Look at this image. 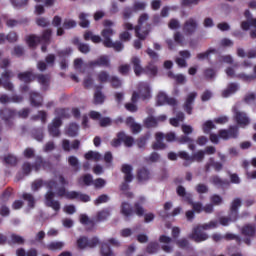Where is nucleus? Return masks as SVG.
Returning a JSON list of instances; mask_svg holds the SVG:
<instances>
[{
    "label": "nucleus",
    "instance_id": "1",
    "mask_svg": "<svg viewBox=\"0 0 256 256\" xmlns=\"http://www.w3.org/2000/svg\"><path fill=\"white\" fill-rule=\"evenodd\" d=\"M58 181L60 185H62L60 188H57L58 184L55 180L43 181V179H36L31 185L32 191H37L38 189H41V187L49 189L45 194L46 207H50L56 213L61 211V203L55 200V195L58 197H65V199H69L70 201H73V199H77V201H81L82 203H89V201H91L90 195L78 191H67L65 185H69V181L65 179V176L59 175Z\"/></svg>",
    "mask_w": 256,
    "mask_h": 256
},
{
    "label": "nucleus",
    "instance_id": "2",
    "mask_svg": "<svg viewBox=\"0 0 256 256\" xmlns=\"http://www.w3.org/2000/svg\"><path fill=\"white\" fill-rule=\"evenodd\" d=\"M149 21V14L143 13L140 15L138 19V24L135 26V37H137L136 40H134L133 47L134 49H141L143 47V43L141 41H145L147 37H149V33H151V24L146 23ZM146 23V24H145ZM145 24V26H143Z\"/></svg>",
    "mask_w": 256,
    "mask_h": 256
},
{
    "label": "nucleus",
    "instance_id": "3",
    "mask_svg": "<svg viewBox=\"0 0 256 256\" xmlns=\"http://www.w3.org/2000/svg\"><path fill=\"white\" fill-rule=\"evenodd\" d=\"M218 225L219 222L216 220H211L209 223L195 226L192 230V233L189 234L188 238L192 239V241H195V243H202V241H207L209 239V235L203 232V229L205 231L209 229H217Z\"/></svg>",
    "mask_w": 256,
    "mask_h": 256
},
{
    "label": "nucleus",
    "instance_id": "4",
    "mask_svg": "<svg viewBox=\"0 0 256 256\" xmlns=\"http://www.w3.org/2000/svg\"><path fill=\"white\" fill-rule=\"evenodd\" d=\"M115 35V31L112 28H105L101 31V36L103 38V45L107 49H114L117 53H120V51H123L125 49V46L121 43V41L113 42L111 37Z\"/></svg>",
    "mask_w": 256,
    "mask_h": 256
},
{
    "label": "nucleus",
    "instance_id": "5",
    "mask_svg": "<svg viewBox=\"0 0 256 256\" xmlns=\"http://www.w3.org/2000/svg\"><path fill=\"white\" fill-rule=\"evenodd\" d=\"M239 137V127L230 126L228 129H220L217 134H210V141L212 143H219V138L224 141H229V139H237Z\"/></svg>",
    "mask_w": 256,
    "mask_h": 256
},
{
    "label": "nucleus",
    "instance_id": "6",
    "mask_svg": "<svg viewBox=\"0 0 256 256\" xmlns=\"http://www.w3.org/2000/svg\"><path fill=\"white\" fill-rule=\"evenodd\" d=\"M139 93L133 92L131 101L136 104L139 99L142 101H147V99H151V86L147 82H140L138 84Z\"/></svg>",
    "mask_w": 256,
    "mask_h": 256
},
{
    "label": "nucleus",
    "instance_id": "7",
    "mask_svg": "<svg viewBox=\"0 0 256 256\" xmlns=\"http://www.w3.org/2000/svg\"><path fill=\"white\" fill-rule=\"evenodd\" d=\"M178 157L180 159H183L184 161V167H189L193 161H197V163H201L205 159V151L200 150L196 153H194L192 156L189 155V153L185 151L178 152Z\"/></svg>",
    "mask_w": 256,
    "mask_h": 256
},
{
    "label": "nucleus",
    "instance_id": "8",
    "mask_svg": "<svg viewBox=\"0 0 256 256\" xmlns=\"http://www.w3.org/2000/svg\"><path fill=\"white\" fill-rule=\"evenodd\" d=\"M122 173H124V181L120 185V191H129V183L133 181V166L129 164H123L121 168Z\"/></svg>",
    "mask_w": 256,
    "mask_h": 256
},
{
    "label": "nucleus",
    "instance_id": "9",
    "mask_svg": "<svg viewBox=\"0 0 256 256\" xmlns=\"http://www.w3.org/2000/svg\"><path fill=\"white\" fill-rule=\"evenodd\" d=\"M17 117V110L13 108H3L0 110V119L4 121L7 127H13V121Z\"/></svg>",
    "mask_w": 256,
    "mask_h": 256
},
{
    "label": "nucleus",
    "instance_id": "10",
    "mask_svg": "<svg viewBox=\"0 0 256 256\" xmlns=\"http://www.w3.org/2000/svg\"><path fill=\"white\" fill-rule=\"evenodd\" d=\"M98 245H99V238H97V237H93V238L89 239L86 236H81L77 240L78 249H87V247H89L90 249H93L94 247H97Z\"/></svg>",
    "mask_w": 256,
    "mask_h": 256
},
{
    "label": "nucleus",
    "instance_id": "11",
    "mask_svg": "<svg viewBox=\"0 0 256 256\" xmlns=\"http://www.w3.org/2000/svg\"><path fill=\"white\" fill-rule=\"evenodd\" d=\"M86 67L88 69H95V67H111V60L109 59V56L102 55L98 57L96 60H91L86 64Z\"/></svg>",
    "mask_w": 256,
    "mask_h": 256
},
{
    "label": "nucleus",
    "instance_id": "12",
    "mask_svg": "<svg viewBox=\"0 0 256 256\" xmlns=\"http://www.w3.org/2000/svg\"><path fill=\"white\" fill-rule=\"evenodd\" d=\"M0 87H3L6 91H13L14 86L11 83V78L13 77V72L11 70H6L1 74Z\"/></svg>",
    "mask_w": 256,
    "mask_h": 256
},
{
    "label": "nucleus",
    "instance_id": "13",
    "mask_svg": "<svg viewBox=\"0 0 256 256\" xmlns=\"http://www.w3.org/2000/svg\"><path fill=\"white\" fill-rule=\"evenodd\" d=\"M197 29H199V22L195 18H189L185 21L182 31L184 35H194Z\"/></svg>",
    "mask_w": 256,
    "mask_h": 256
},
{
    "label": "nucleus",
    "instance_id": "14",
    "mask_svg": "<svg viewBox=\"0 0 256 256\" xmlns=\"http://www.w3.org/2000/svg\"><path fill=\"white\" fill-rule=\"evenodd\" d=\"M195 99H197V92H190L186 96V100L183 104V109L187 115H193V105L195 103Z\"/></svg>",
    "mask_w": 256,
    "mask_h": 256
},
{
    "label": "nucleus",
    "instance_id": "15",
    "mask_svg": "<svg viewBox=\"0 0 256 256\" xmlns=\"http://www.w3.org/2000/svg\"><path fill=\"white\" fill-rule=\"evenodd\" d=\"M61 125H63V120H61V118H54L52 123L48 125V133L52 137H59V135H61L59 127H61Z\"/></svg>",
    "mask_w": 256,
    "mask_h": 256
},
{
    "label": "nucleus",
    "instance_id": "16",
    "mask_svg": "<svg viewBox=\"0 0 256 256\" xmlns=\"http://www.w3.org/2000/svg\"><path fill=\"white\" fill-rule=\"evenodd\" d=\"M210 183H212V185L218 189H229V187H231V182H229V180L223 179L217 175L210 178Z\"/></svg>",
    "mask_w": 256,
    "mask_h": 256
},
{
    "label": "nucleus",
    "instance_id": "17",
    "mask_svg": "<svg viewBox=\"0 0 256 256\" xmlns=\"http://www.w3.org/2000/svg\"><path fill=\"white\" fill-rule=\"evenodd\" d=\"M234 119L239 127H247L251 120L247 117V113L241 111L234 112Z\"/></svg>",
    "mask_w": 256,
    "mask_h": 256
},
{
    "label": "nucleus",
    "instance_id": "18",
    "mask_svg": "<svg viewBox=\"0 0 256 256\" xmlns=\"http://www.w3.org/2000/svg\"><path fill=\"white\" fill-rule=\"evenodd\" d=\"M157 105H171L175 107L177 105V100L175 98H169L167 94L160 92L157 95Z\"/></svg>",
    "mask_w": 256,
    "mask_h": 256
},
{
    "label": "nucleus",
    "instance_id": "19",
    "mask_svg": "<svg viewBox=\"0 0 256 256\" xmlns=\"http://www.w3.org/2000/svg\"><path fill=\"white\" fill-rule=\"evenodd\" d=\"M155 137L156 142L152 144V149H154V151H163V149H167V144L163 143L165 134H163V132H158Z\"/></svg>",
    "mask_w": 256,
    "mask_h": 256
},
{
    "label": "nucleus",
    "instance_id": "20",
    "mask_svg": "<svg viewBox=\"0 0 256 256\" xmlns=\"http://www.w3.org/2000/svg\"><path fill=\"white\" fill-rule=\"evenodd\" d=\"M242 201L241 198H235L230 204V214L232 219L237 221L239 219V207H241Z\"/></svg>",
    "mask_w": 256,
    "mask_h": 256
},
{
    "label": "nucleus",
    "instance_id": "21",
    "mask_svg": "<svg viewBox=\"0 0 256 256\" xmlns=\"http://www.w3.org/2000/svg\"><path fill=\"white\" fill-rule=\"evenodd\" d=\"M130 63L134 69V73L136 77H141V74L144 73L145 71V68L141 66V58L137 56H133L131 58Z\"/></svg>",
    "mask_w": 256,
    "mask_h": 256
},
{
    "label": "nucleus",
    "instance_id": "22",
    "mask_svg": "<svg viewBox=\"0 0 256 256\" xmlns=\"http://www.w3.org/2000/svg\"><path fill=\"white\" fill-rule=\"evenodd\" d=\"M211 167L214 168V171L219 173V171H223V163L215 161V158H209L208 162L205 164L204 169L206 173L211 171Z\"/></svg>",
    "mask_w": 256,
    "mask_h": 256
},
{
    "label": "nucleus",
    "instance_id": "23",
    "mask_svg": "<svg viewBox=\"0 0 256 256\" xmlns=\"http://www.w3.org/2000/svg\"><path fill=\"white\" fill-rule=\"evenodd\" d=\"M241 234L244 237H255L256 236V224L248 223L241 228Z\"/></svg>",
    "mask_w": 256,
    "mask_h": 256
},
{
    "label": "nucleus",
    "instance_id": "24",
    "mask_svg": "<svg viewBox=\"0 0 256 256\" xmlns=\"http://www.w3.org/2000/svg\"><path fill=\"white\" fill-rule=\"evenodd\" d=\"M95 93H94V105H103L105 103V95L101 91L103 89V86L96 85L95 86Z\"/></svg>",
    "mask_w": 256,
    "mask_h": 256
},
{
    "label": "nucleus",
    "instance_id": "25",
    "mask_svg": "<svg viewBox=\"0 0 256 256\" xmlns=\"http://www.w3.org/2000/svg\"><path fill=\"white\" fill-rule=\"evenodd\" d=\"M239 91V84L235 82H231L228 84L227 88L222 91V97H231V95H234V93H237Z\"/></svg>",
    "mask_w": 256,
    "mask_h": 256
},
{
    "label": "nucleus",
    "instance_id": "26",
    "mask_svg": "<svg viewBox=\"0 0 256 256\" xmlns=\"http://www.w3.org/2000/svg\"><path fill=\"white\" fill-rule=\"evenodd\" d=\"M150 179H151V172L149 171V169L143 167L137 171V180L139 181V183L149 181Z\"/></svg>",
    "mask_w": 256,
    "mask_h": 256
},
{
    "label": "nucleus",
    "instance_id": "27",
    "mask_svg": "<svg viewBox=\"0 0 256 256\" xmlns=\"http://www.w3.org/2000/svg\"><path fill=\"white\" fill-rule=\"evenodd\" d=\"M30 105L32 107H41L43 105V96L39 92H30Z\"/></svg>",
    "mask_w": 256,
    "mask_h": 256
},
{
    "label": "nucleus",
    "instance_id": "28",
    "mask_svg": "<svg viewBox=\"0 0 256 256\" xmlns=\"http://www.w3.org/2000/svg\"><path fill=\"white\" fill-rule=\"evenodd\" d=\"M53 35V30L50 28L44 30L41 36H38V43H44V45H49L51 43V37Z\"/></svg>",
    "mask_w": 256,
    "mask_h": 256
},
{
    "label": "nucleus",
    "instance_id": "29",
    "mask_svg": "<svg viewBox=\"0 0 256 256\" xmlns=\"http://www.w3.org/2000/svg\"><path fill=\"white\" fill-rule=\"evenodd\" d=\"M178 197H182L186 203H191V199L193 198V194L187 193V190H185V187L178 186L176 189Z\"/></svg>",
    "mask_w": 256,
    "mask_h": 256
},
{
    "label": "nucleus",
    "instance_id": "30",
    "mask_svg": "<svg viewBox=\"0 0 256 256\" xmlns=\"http://www.w3.org/2000/svg\"><path fill=\"white\" fill-rule=\"evenodd\" d=\"M121 213L126 218V221H128L129 217H131L134 213L133 207H131V204H129L128 202H122Z\"/></svg>",
    "mask_w": 256,
    "mask_h": 256
},
{
    "label": "nucleus",
    "instance_id": "31",
    "mask_svg": "<svg viewBox=\"0 0 256 256\" xmlns=\"http://www.w3.org/2000/svg\"><path fill=\"white\" fill-rule=\"evenodd\" d=\"M18 79L24 83H31L35 79V75L31 71L21 72L18 74Z\"/></svg>",
    "mask_w": 256,
    "mask_h": 256
},
{
    "label": "nucleus",
    "instance_id": "32",
    "mask_svg": "<svg viewBox=\"0 0 256 256\" xmlns=\"http://www.w3.org/2000/svg\"><path fill=\"white\" fill-rule=\"evenodd\" d=\"M89 17L88 13L85 12H81L78 15V19H79V25L82 27V29H87V27H89V25H91V22H89V19H87Z\"/></svg>",
    "mask_w": 256,
    "mask_h": 256
},
{
    "label": "nucleus",
    "instance_id": "33",
    "mask_svg": "<svg viewBox=\"0 0 256 256\" xmlns=\"http://www.w3.org/2000/svg\"><path fill=\"white\" fill-rule=\"evenodd\" d=\"M119 137L122 139V143H124L125 147H133V143H135L133 136H128L125 132H119Z\"/></svg>",
    "mask_w": 256,
    "mask_h": 256
},
{
    "label": "nucleus",
    "instance_id": "34",
    "mask_svg": "<svg viewBox=\"0 0 256 256\" xmlns=\"http://www.w3.org/2000/svg\"><path fill=\"white\" fill-rule=\"evenodd\" d=\"M47 165L49 166V165H51V163L43 160V157L37 156L35 158V162L32 165V167L35 169V171H39V169H41V167L45 168V167H47Z\"/></svg>",
    "mask_w": 256,
    "mask_h": 256
},
{
    "label": "nucleus",
    "instance_id": "35",
    "mask_svg": "<svg viewBox=\"0 0 256 256\" xmlns=\"http://www.w3.org/2000/svg\"><path fill=\"white\" fill-rule=\"evenodd\" d=\"M79 185H86V187H91L93 185V175L84 174L82 177L78 179Z\"/></svg>",
    "mask_w": 256,
    "mask_h": 256
},
{
    "label": "nucleus",
    "instance_id": "36",
    "mask_svg": "<svg viewBox=\"0 0 256 256\" xmlns=\"http://www.w3.org/2000/svg\"><path fill=\"white\" fill-rule=\"evenodd\" d=\"M65 247V243L61 241H54L47 244L46 249L48 251H61Z\"/></svg>",
    "mask_w": 256,
    "mask_h": 256
},
{
    "label": "nucleus",
    "instance_id": "37",
    "mask_svg": "<svg viewBox=\"0 0 256 256\" xmlns=\"http://www.w3.org/2000/svg\"><path fill=\"white\" fill-rule=\"evenodd\" d=\"M85 159L87 161H101L102 156L99 152H95L93 150L88 151L85 155H84Z\"/></svg>",
    "mask_w": 256,
    "mask_h": 256
},
{
    "label": "nucleus",
    "instance_id": "38",
    "mask_svg": "<svg viewBox=\"0 0 256 256\" xmlns=\"http://www.w3.org/2000/svg\"><path fill=\"white\" fill-rule=\"evenodd\" d=\"M78 132L79 125H77V123L69 124L68 128L66 129V135H68V137H77Z\"/></svg>",
    "mask_w": 256,
    "mask_h": 256
},
{
    "label": "nucleus",
    "instance_id": "39",
    "mask_svg": "<svg viewBox=\"0 0 256 256\" xmlns=\"http://www.w3.org/2000/svg\"><path fill=\"white\" fill-rule=\"evenodd\" d=\"M36 78L40 85L43 87H49V81H51V76L49 74H38Z\"/></svg>",
    "mask_w": 256,
    "mask_h": 256
},
{
    "label": "nucleus",
    "instance_id": "40",
    "mask_svg": "<svg viewBox=\"0 0 256 256\" xmlns=\"http://www.w3.org/2000/svg\"><path fill=\"white\" fill-rule=\"evenodd\" d=\"M22 199L28 203V207L31 209L35 207V196L33 194L25 192L22 194Z\"/></svg>",
    "mask_w": 256,
    "mask_h": 256
},
{
    "label": "nucleus",
    "instance_id": "41",
    "mask_svg": "<svg viewBox=\"0 0 256 256\" xmlns=\"http://www.w3.org/2000/svg\"><path fill=\"white\" fill-rule=\"evenodd\" d=\"M100 253L102 256H115L113 250H111V247L107 242L102 243Z\"/></svg>",
    "mask_w": 256,
    "mask_h": 256
},
{
    "label": "nucleus",
    "instance_id": "42",
    "mask_svg": "<svg viewBox=\"0 0 256 256\" xmlns=\"http://www.w3.org/2000/svg\"><path fill=\"white\" fill-rule=\"evenodd\" d=\"M111 79V75L107 71H100L97 74V82L98 83H109Z\"/></svg>",
    "mask_w": 256,
    "mask_h": 256
},
{
    "label": "nucleus",
    "instance_id": "43",
    "mask_svg": "<svg viewBox=\"0 0 256 256\" xmlns=\"http://www.w3.org/2000/svg\"><path fill=\"white\" fill-rule=\"evenodd\" d=\"M157 125V118L153 116H149L144 120V126L146 127V129H153L157 127Z\"/></svg>",
    "mask_w": 256,
    "mask_h": 256
},
{
    "label": "nucleus",
    "instance_id": "44",
    "mask_svg": "<svg viewBox=\"0 0 256 256\" xmlns=\"http://www.w3.org/2000/svg\"><path fill=\"white\" fill-rule=\"evenodd\" d=\"M26 43L29 47L33 48V47H37V43H41V42H39V36L35 34H31L26 37Z\"/></svg>",
    "mask_w": 256,
    "mask_h": 256
},
{
    "label": "nucleus",
    "instance_id": "45",
    "mask_svg": "<svg viewBox=\"0 0 256 256\" xmlns=\"http://www.w3.org/2000/svg\"><path fill=\"white\" fill-rule=\"evenodd\" d=\"M212 53H217V49L209 48L205 52L198 53L196 57L197 59H199V61H203L204 59H209V55H211Z\"/></svg>",
    "mask_w": 256,
    "mask_h": 256
},
{
    "label": "nucleus",
    "instance_id": "46",
    "mask_svg": "<svg viewBox=\"0 0 256 256\" xmlns=\"http://www.w3.org/2000/svg\"><path fill=\"white\" fill-rule=\"evenodd\" d=\"M144 73L147 75H151L152 77H155L158 73L157 66L153 65V62H150L148 66L144 69Z\"/></svg>",
    "mask_w": 256,
    "mask_h": 256
},
{
    "label": "nucleus",
    "instance_id": "47",
    "mask_svg": "<svg viewBox=\"0 0 256 256\" xmlns=\"http://www.w3.org/2000/svg\"><path fill=\"white\" fill-rule=\"evenodd\" d=\"M11 240L10 243L13 245H25V238L22 236H19L17 234H11Z\"/></svg>",
    "mask_w": 256,
    "mask_h": 256
},
{
    "label": "nucleus",
    "instance_id": "48",
    "mask_svg": "<svg viewBox=\"0 0 256 256\" xmlns=\"http://www.w3.org/2000/svg\"><path fill=\"white\" fill-rule=\"evenodd\" d=\"M235 221H237V220H234L233 219V214H230V213H229L228 217L222 216V217L219 218V223L223 227H227L229 225V223H231V222L235 223Z\"/></svg>",
    "mask_w": 256,
    "mask_h": 256
},
{
    "label": "nucleus",
    "instance_id": "49",
    "mask_svg": "<svg viewBox=\"0 0 256 256\" xmlns=\"http://www.w3.org/2000/svg\"><path fill=\"white\" fill-rule=\"evenodd\" d=\"M58 119H69V109L57 108L55 110Z\"/></svg>",
    "mask_w": 256,
    "mask_h": 256
},
{
    "label": "nucleus",
    "instance_id": "50",
    "mask_svg": "<svg viewBox=\"0 0 256 256\" xmlns=\"http://www.w3.org/2000/svg\"><path fill=\"white\" fill-rule=\"evenodd\" d=\"M224 239H225L226 241H236L237 245H241V242L243 241V240L241 239V236L235 235V234H233V233H226V234L224 235Z\"/></svg>",
    "mask_w": 256,
    "mask_h": 256
},
{
    "label": "nucleus",
    "instance_id": "51",
    "mask_svg": "<svg viewBox=\"0 0 256 256\" xmlns=\"http://www.w3.org/2000/svg\"><path fill=\"white\" fill-rule=\"evenodd\" d=\"M216 129L215 124L213 123V121L208 120L206 121L203 125H202V131L203 133L209 134L211 133V130Z\"/></svg>",
    "mask_w": 256,
    "mask_h": 256
},
{
    "label": "nucleus",
    "instance_id": "52",
    "mask_svg": "<svg viewBox=\"0 0 256 256\" xmlns=\"http://www.w3.org/2000/svg\"><path fill=\"white\" fill-rule=\"evenodd\" d=\"M157 251H159V243L150 242L146 248V252L149 253V255H153L154 253H157Z\"/></svg>",
    "mask_w": 256,
    "mask_h": 256
},
{
    "label": "nucleus",
    "instance_id": "53",
    "mask_svg": "<svg viewBox=\"0 0 256 256\" xmlns=\"http://www.w3.org/2000/svg\"><path fill=\"white\" fill-rule=\"evenodd\" d=\"M32 136L36 141H43V138L45 137L43 134V128H35L32 130Z\"/></svg>",
    "mask_w": 256,
    "mask_h": 256
},
{
    "label": "nucleus",
    "instance_id": "54",
    "mask_svg": "<svg viewBox=\"0 0 256 256\" xmlns=\"http://www.w3.org/2000/svg\"><path fill=\"white\" fill-rule=\"evenodd\" d=\"M187 204L192 206L195 213H201V211H203V204L201 202H193V198H191V202H187Z\"/></svg>",
    "mask_w": 256,
    "mask_h": 256
},
{
    "label": "nucleus",
    "instance_id": "55",
    "mask_svg": "<svg viewBox=\"0 0 256 256\" xmlns=\"http://www.w3.org/2000/svg\"><path fill=\"white\" fill-rule=\"evenodd\" d=\"M80 223L82 225H89L91 227H95V222L91 219H89V216L82 214L80 215Z\"/></svg>",
    "mask_w": 256,
    "mask_h": 256
},
{
    "label": "nucleus",
    "instance_id": "56",
    "mask_svg": "<svg viewBox=\"0 0 256 256\" xmlns=\"http://www.w3.org/2000/svg\"><path fill=\"white\" fill-rule=\"evenodd\" d=\"M134 213L138 216V217H143L145 215V209L143 208V206H141V203L136 202L134 204Z\"/></svg>",
    "mask_w": 256,
    "mask_h": 256
},
{
    "label": "nucleus",
    "instance_id": "57",
    "mask_svg": "<svg viewBox=\"0 0 256 256\" xmlns=\"http://www.w3.org/2000/svg\"><path fill=\"white\" fill-rule=\"evenodd\" d=\"M4 163H6V165H11L12 167H15V165H17V157L9 154L4 157Z\"/></svg>",
    "mask_w": 256,
    "mask_h": 256
},
{
    "label": "nucleus",
    "instance_id": "58",
    "mask_svg": "<svg viewBox=\"0 0 256 256\" xmlns=\"http://www.w3.org/2000/svg\"><path fill=\"white\" fill-rule=\"evenodd\" d=\"M195 190L197 193H199V195H203L205 193H209V186H207L206 184H198L195 187Z\"/></svg>",
    "mask_w": 256,
    "mask_h": 256
},
{
    "label": "nucleus",
    "instance_id": "59",
    "mask_svg": "<svg viewBox=\"0 0 256 256\" xmlns=\"http://www.w3.org/2000/svg\"><path fill=\"white\" fill-rule=\"evenodd\" d=\"M174 41L177 45H180V47H183V45H185V37L181 35V32H176L174 34Z\"/></svg>",
    "mask_w": 256,
    "mask_h": 256
},
{
    "label": "nucleus",
    "instance_id": "60",
    "mask_svg": "<svg viewBox=\"0 0 256 256\" xmlns=\"http://www.w3.org/2000/svg\"><path fill=\"white\" fill-rule=\"evenodd\" d=\"M236 79H241V81H245L246 83H248L249 81H254L255 76L247 75L245 73H239L236 74Z\"/></svg>",
    "mask_w": 256,
    "mask_h": 256
},
{
    "label": "nucleus",
    "instance_id": "61",
    "mask_svg": "<svg viewBox=\"0 0 256 256\" xmlns=\"http://www.w3.org/2000/svg\"><path fill=\"white\" fill-rule=\"evenodd\" d=\"M108 83H111L113 89H119L121 87V80L117 76H110Z\"/></svg>",
    "mask_w": 256,
    "mask_h": 256
},
{
    "label": "nucleus",
    "instance_id": "62",
    "mask_svg": "<svg viewBox=\"0 0 256 256\" xmlns=\"http://www.w3.org/2000/svg\"><path fill=\"white\" fill-rule=\"evenodd\" d=\"M176 245L180 249H189V240L187 238H181L176 241Z\"/></svg>",
    "mask_w": 256,
    "mask_h": 256
},
{
    "label": "nucleus",
    "instance_id": "63",
    "mask_svg": "<svg viewBox=\"0 0 256 256\" xmlns=\"http://www.w3.org/2000/svg\"><path fill=\"white\" fill-rule=\"evenodd\" d=\"M210 203L212 205H221V203H223V198L219 194H213L210 197Z\"/></svg>",
    "mask_w": 256,
    "mask_h": 256
},
{
    "label": "nucleus",
    "instance_id": "64",
    "mask_svg": "<svg viewBox=\"0 0 256 256\" xmlns=\"http://www.w3.org/2000/svg\"><path fill=\"white\" fill-rule=\"evenodd\" d=\"M111 215L109 210H102L97 213V219L98 221H105L107 218Z\"/></svg>",
    "mask_w": 256,
    "mask_h": 256
}]
</instances>
